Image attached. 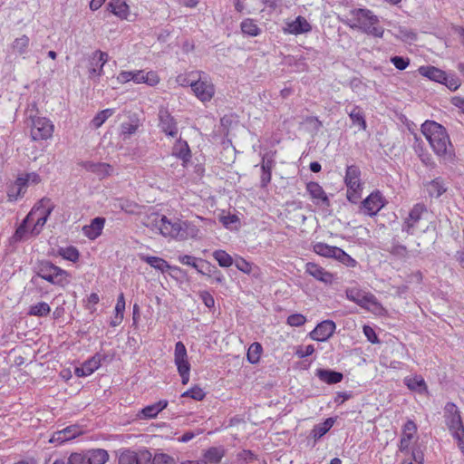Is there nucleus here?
I'll return each mask as SVG.
<instances>
[{"mask_svg": "<svg viewBox=\"0 0 464 464\" xmlns=\"http://www.w3.org/2000/svg\"><path fill=\"white\" fill-rule=\"evenodd\" d=\"M420 130L440 160L444 164L452 163L455 150L446 129L436 121H426Z\"/></svg>", "mask_w": 464, "mask_h": 464, "instance_id": "f257e3e1", "label": "nucleus"}, {"mask_svg": "<svg viewBox=\"0 0 464 464\" xmlns=\"http://www.w3.org/2000/svg\"><path fill=\"white\" fill-rule=\"evenodd\" d=\"M341 21L351 29L359 30L368 35L382 38L384 34L379 17L368 8H353Z\"/></svg>", "mask_w": 464, "mask_h": 464, "instance_id": "f03ea898", "label": "nucleus"}, {"mask_svg": "<svg viewBox=\"0 0 464 464\" xmlns=\"http://www.w3.org/2000/svg\"><path fill=\"white\" fill-rule=\"evenodd\" d=\"M146 226L152 227L160 231L165 237H170L179 240L180 236V226L182 221L177 218L169 219L164 215L152 213L147 218Z\"/></svg>", "mask_w": 464, "mask_h": 464, "instance_id": "7ed1b4c3", "label": "nucleus"}, {"mask_svg": "<svg viewBox=\"0 0 464 464\" xmlns=\"http://www.w3.org/2000/svg\"><path fill=\"white\" fill-rule=\"evenodd\" d=\"M36 274L53 285H64L68 283V273L47 260L39 262Z\"/></svg>", "mask_w": 464, "mask_h": 464, "instance_id": "20e7f679", "label": "nucleus"}, {"mask_svg": "<svg viewBox=\"0 0 464 464\" xmlns=\"http://www.w3.org/2000/svg\"><path fill=\"white\" fill-rule=\"evenodd\" d=\"M192 92L195 96L202 102L211 101L215 95V85L210 77L202 71H198V76L192 84Z\"/></svg>", "mask_w": 464, "mask_h": 464, "instance_id": "39448f33", "label": "nucleus"}, {"mask_svg": "<svg viewBox=\"0 0 464 464\" xmlns=\"http://www.w3.org/2000/svg\"><path fill=\"white\" fill-rule=\"evenodd\" d=\"M31 137L34 140H45L53 136L54 126L46 117H30Z\"/></svg>", "mask_w": 464, "mask_h": 464, "instance_id": "423d86ee", "label": "nucleus"}, {"mask_svg": "<svg viewBox=\"0 0 464 464\" xmlns=\"http://www.w3.org/2000/svg\"><path fill=\"white\" fill-rule=\"evenodd\" d=\"M444 411L446 425L451 435L458 434V432L464 430L460 411L455 403L448 402L445 405Z\"/></svg>", "mask_w": 464, "mask_h": 464, "instance_id": "0eeeda50", "label": "nucleus"}, {"mask_svg": "<svg viewBox=\"0 0 464 464\" xmlns=\"http://www.w3.org/2000/svg\"><path fill=\"white\" fill-rule=\"evenodd\" d=\"M425 212H427V208L424 204H415L410 210L408 217L404 219L401 226V231L406 232L408 235H413L423 213Z\"/></svg>", "mask_w": 464, "mask_h": 464, "instance_id": "6e6552de", "label": "nucleus"}, {"mask_svg": "<svg viewBox=\"0 0 464 464\" xmlns=\"http://www.w3.org/2000/svg\"><path fill=\"white\" fill-rule=\"evenodd\" d=\"M53 209V205L51 203L49 198H43L37 206L32 208V210H37V213L34 216L37 217V219L31 231L32 234L38 235L41 232Z\"/></svg>", "mask_w": 464, "mask_h": 464, "instance_id": "1a4fd4ad", "label": "nucleus"}, {"mask_svg": "<svg viewBox=\"0 0 464 464\" xmlns=\"http://www.w3.org/2000/svg\"><path fill=\"white\" fill-rule=\"evenodd\" d=\"M151 453L146 449L125 450L119 457V464H150Z\"/></svg>", "mask_w": 464, "mask_h": 464, "instance_id": "9d476101", "label": "nucleus"}, {"mask_svg": "<svg viewBox=\"0 0 464 464\" xmlns=\"http://www.w3.org/2000/svg\"><path fill=\"white\" fill-rule=\"evenodd\" d=\"M282 31L285 34L299 35L310 33L312 25L305 17L298 15L294 20L286 19L284 22Z\"/></svg>", "mask_w": 464, "mask_h": 464, "instance_id": "9b49d317", "label": "nucleus"}, {"mask_svg": "<svg viewBox=\"0 0 464 464\" xmlns=\"http://www.w3.org/2000/svg\"><path fill=\"white\" fill-rule=\"evenodd\" d=\"M159 128L167 136L171 138L178 137L179 128L178 123L173 116L166 108H160L158 113Z\"/></svg>", "mask_w": 464, "mask_h": 464, "instance_id": "f8f14e48", "label": "nucleus"}, {"mask_svg": "<svg viewBox=\"0 0 464 464\" xmlns=\"http://www.w3.org/2000/svg\"><path fill=\"white\" fill-rule=\"evenodd\" d=\"M386 204L380 191L371 193L362 202V208L365 215L375 216Z\"/></svg>", "mask_w": 464, "mask_h": 464, "instance_id": "ddd939ff", "label": "nucleus"}, {"mask_svg": "<svg viewBox=\"0 0 464 464\" xmlns=\"http://www.w3.org/2000/svg\"><path fill=\"white\" fill-rule=\"evenodd\" d=\"M260 186L267 187L272 179V170L276 166V151L266 152L262 156Z\"/></svg>", "mask_w": 464, "mask_h": 464, "instance_id": "4468645a", "label": "nucleus"}, {"mask_svg": "<svg viewBox=\"0 0 464 464\" xmlns=\"http://www.w3.org/2000/svg\"><path fill=\"white\" fill-rule=\"evenodd\" d=\"M336 324L334 321L324 320L309 333V337L314 341L325 342L334 334Z\"/></svg>", "mask_w": 464, "mask_h": 464, "instance_id": "2eb2a0df", "label": "nucleus"}, {"mask_svg": "<svg viewBox=\"0 0 464 464\" xmlns=\"http://www.w3.org/2000/svg\"><path fill=\"white\" fill-rule=\"evenodd\" d=\"M305 273L325 285H331L334 280L332 273L314 262L306 263Z\"/></svg>", "mask_w": 464, "mask_h": 464, "instance_id": "dca6fc26", "label": "nucleus"}, {"mask_svg": "<svg viewBox=\"0 0 464 464\" xmlns=\"http://www.w3.org/2000/svg\"><path fill=\"white\" fill-rule=\"evenodd\" d=\"M139 257L141 261L147 263L156 270L165 273L168 270L173 272H181V269L176 266H170L165 259L159 256H148L145 254H140Z\"/></svg>", "mask_w": 464, "mask_h": 464, "instance_id": "f3484780", "label": "nucleus"}, {"mask_svg": "<svg viewBox=\"0 0 464 464\" xmlns=\"http://www.w3.org/2000/svg\"><path fill=\"white\" fill-rule=\"evenodd\" d=\"M306 190L315 204H322L326 207L330 206V200L325 191L317 182L311 181L307 183Z\"/></svg>", "mask_w": 464, "mask_h": 464, "instance_id": "a211bd4d", "label": "nucleus"}, {"mask_svg": "<svg viewBox=\"0 0 464 464\" xmlns=\"http://www.w3.org/2000/svg\"><path fill=\"white\" fill-rule=\"evenodd\" d=\"M174 362L178 372L190 369V363L188 362L186 346L180 341L175 344Z\"/></svg>", "mask_w": 464, "mask_h": 464, "instance_id": "6ab92c4d", "label": "nucleus"}, {"mask_svg": "<svg viewBox=\"0 0 464 464\" xmlns=\"http://www.w3.org/2000/svg\"><path fill=\"white\" fill-rule=\"evenodd\" d=\"M359 306L378 315L382 314L384 311L375 295L370 292L364 293Z\"/></svg>", "mask_w": 464, "mask_h": 464, "instance_id": "aec40b11", "label": "nucleus"}, {"mask_svg": "<svg viewBox=\"0 0 464 464\" xmlns=\"http://www.w3.org/2000/svg\"><path fill=\"white\" fill-rule=\"evenodd\" d=\"M108 10L121 20H129L130 12L126 0H111Z\"/></svg>", "mask_w": 464, "mask_h": 464, "instance_id": "412c9836", "label": "nucleus"}, {"mask_svg": "<svg viewBox=\"0 0 464 464\" xmlns=\"http://www.w3.org/2000/svg\"><path fill=\"white\" fill-rule=\"evenodd\" d=\"M101 365V359L98 355L84 362L80 367H76L74 373L77 377H86L93 373Z\"/></svg>", "mask_w": 464, "mask_h": 464, "instance_id": "4be33fe9", "label": "nucleus"}, {"mask_svg": "<svg viewBox=\"0 0 464 464\" xmlns=\"http://www.w3.org/2000/svg\"><path fill=\"white\" fill-rule=\"evenodd\" d=\"M172 155L182 160V165L186 166L190 161L191 152L186 140L179 139L172 148Z\"/></svg>", "mask_w": 464, "mask_h": 464, "instance_id": "5701e85b", "label": "nucleus"}, {"mask_svg": "<svg viewBox=\"0 0 464 464\" xmlns=\"http://www.w3.org/2000/svg\"><path fill=\"white\" fill-rule=\"evenodd\" d=\"M361 171L355 165L348 166L345 172L344 181L346 187L350 189L362 188Z\"/></svg>", "mask_w": 464, "mask_h": 464, "instance_id": "b1692460", "label": "nucleus"}, {"mask_svg": "<svg viewBox=\"0 0 464 464\" xmlns=\"http://www.w3.org/2000/svg\"><path fill=\"white\" fill-rule=\"evenodd\" d=\"M169 402L166 400H160L158 402L148 405L144 407L139 413L138 417L140 419H153L158 416V414L167 408Z\"/></svg>", "mask_w": 464, "mask_h": 464, "instance_id": "393cba45", "label": "nucleus"}, {"mask_svg": "<svg viewBox=\"0 0 464 464\" xmlns=\"http://www.w3.org/2000/svg\"><path fill=\"white\" fill-rule=\"evenodd\" d=\"M41 181L40 176L35 172L27 173L20 176L14 182V188H17L16 195L24 194L26 188L30 184H38Z\"/></svg>", "mask_w": 464, "mask_h": 464, "instance_id": "a878e982", "label": "nucleus"}, {"mask_svg": "<svg viewBox=\"0 0 464 464\" xmlns=\"http://www.w3.org/2000/svg\"><path fill=\"white\" fill-rule=\"evenodd\" d=\"M135 83H146L149 86H155L160 82V77L156 72H145L142 70L134 71Z\"/></svg>", "mask_w": 464, "mask_h": 464, "instance_id": "bb28decb", "label": "nucleus"}, {"mask_svg": "<svg viewBox=\"0 0 464 464\" xmlns=\"http://www.w3.org/2000/svg\"><path fill=\"white\" fill-rule=\"evenodd\" d=\"M105 219L103 218H95L91 224L83 227L84 235L90 239L98 237L103 229Z\"/></svg>", "mask_w": 464, "mask_h": 464, "instance_id": "cd10ccee", "label": "nucleus"}, {"mask_svg": "<svg viewBox=\"0 0 464 464\" xmlns=\"http://www.w3.org/2000/svg\"><path fill=\"white\" fill-rule=\"evenodd\" d=\"M83 167L88 171L96 174L101 179L109 176L112 171V167L110 164L103 162L87 161L83 164Z\"/></svg>", "mask_w": 464, "mask_h": 464, "instance_id": "c85d7f7f", "label": "nucleus"}, {"mask_svg": "<svg viewBox=\"0 0 464 464\" xmlns=\"http://www.w3.org/2000/svg\"><path fill=\"white\" fill-rule=\"evenodd\" d=\"M419 72L422 76L439 83H441L443 80H446V72L434 66H420L419 68Z\"/></svg>", "mask_w": 464, "mask_h": 464, "instance_id": "c756f323", "label": "nucleus"}, {"mask_svg": "<svg viewBox=\"0 0 464 464\" xmlns=\"http://www.w3.org/2000/svg\"><path fill=\"white\" fill-rule=\"evenodd\" d=\"M226 455V450L222 446L210 447L203 453V460L207 461V464H218Z\"/></svg>", "mask_w": 464, "mask_h": 464, "instance_id": "7c9ffc66", "label": "nucleus"}, {"mask_svg": "<svg viewBox=\"0 0 464 464\" xmlns=\"http://www.w3.org/2000/svg\"><path fill=\"white\" fill-rule=\"evenodd\" d=\"M335 418L330 417L327 418L324 422L314 425L311 430L310 436L314 438V440L321 439L330 430V429L335 423Z\"/></svg>", "mask_w": 464, "mask_h": 464, "instance_id": "2f4dec72", "label": "nucleus"}, {"mask_svg": "<svg viewBox=\"0 0 464 464\" xmlns=\"http://www.w3.org/2000/svg\"><path fill=\"white\" fill-rule=\"evenodd\" d=\"M316 376L324 382L327 384H335L340 382L343 375L342 372L327 370V369H318L316 371Z\"/></svg>", "mask_w": 464, "mask_h": 464, "instance_id": "473e14b6", "label": "nucleus"}, {"mask_svg": "<svg viewBox=\"0 0 464 464\" xmlns=\"http://www.w3.org/2000/svg\"><path fill=\"white\" fill-rule=\"evenodd\" d=\"M180 236L179 240H187L188 238H196L198 237L199 228L194 221H182L180 226Z\"/></svg>", "mask_w": 464, "mask_h": 464, "instance_id": "72a5a7b5", "label": "nucleus"}, {"mask_svg": "<svg viewBox=\"0 0 464 464\" xmlns=\"http://www.w3.org/2000/svg\"><path fill=\"white\" fill-rule=\"evenodd\" d=\"M87 464H104L109 459V454L105 450L94 449L85 453Z\"/></svg>", "mask_w": 464, "mask_h": 464, "instance_id": "f704fd0d", "label": "nucleus"}, {"mask_svg": "<svg viewBox=\"0 0 464 464\" xmlns=\"http://www.w3.org/2000/svg\"><path fill=\"white\" fill-rule=\"evenodd\" d=\"M240 29L243 34L249 37L258 36L262 30L256 22L252 18H246L240 24Z\"/></svg>", "mask_w": 464, "mask_h": 464, "instance_id": "c9c22d12", "label": "nucleus"}, {"mask_svg": "<svg viewBox=\"0 0 464 464\" xmlns=\"http://www.w3.org/2000/svg\"><path fill=\"white\" fill-rule=\"evenodd\" d=\"M178 260L182 265L192 266L193 268H195L197 270V272L198 274H201V275L207 274V272L203 270V267L199 266V263H201L202 265H206V263H207L205 260H203L201 258H198V257H195V256H189V255H182V256H178Z\"/></svg>", "mask_w": 464, "mask_h": 464, "instance_id": "e433bc0d", "label": "nucleus"}, {"mask_svg": "<svg viewBox=\"0 0 464 464\" xmlns=\"http://www.w3.org/2000/svg\"><path fill=\"white\" fill-rule=\"evenodd\" d=\"M404 383L414 392H423L427 390L425 381L420 375L408 376L404 379Z\"/></svg>", "mask_w": 464, "mask_h": 464, "instance_id": "4c0bfd02", "label": "nucleus"}, {"mask_svg": "<svg viewBox=\"0 0 464 464\" xmlns=\"http://www.w3.org/2000/svg\"><path fill=\"white\" fill-rule=\"evenodd\" d=\"M426 188L429 195L432 198L440 197L447 189L440 178H436L430 182H428L426 184Z\"/></svg>", "mask_w": 464, "mask_h": 464, "instance_id": "58836bf2", "label": "nucleus"}, {"mask_svg": "<svg viewBox=\"0 0 464 464\" xmlns=\"http://www.w3.org/2000/svg\"><path fill=\"white\" fill-rule=\"evenodd\" d=\"M338 248L323 242H318L313 246L314 252L317 255L331 258H335Z\"/></svg>", "mask_w": 464, "mask_h": 464, "instance_id": "ea45409f", "label": "nucleus"}, {"mask_svg": "<svg viewBox=\"0 0 464 464\" xmlns=\"http://www.w3.org/2000/svg\"><path fill=\"white\" fill-rule=\"evenodd\" d=\"M30 44V39L27 35L24 34L20 37H17L14 40L11 44V48L13 52L19 55H24L28 52Z\"/></svg>", "mask_w": 464, "mask_h": 464, "instance_id": "a19ab883", "label": "nucleus"}, {"mask_svg": "<svg viewBox=\"0 0 464 464\" xmlns=\"http://www.w3.org/2000/svg\"><path fill=\"white\" fill-rule=\"evenodd\" d=\"M348 114L353 124L358 125L362 130L366 129L367 125L362 108L354 105Z\"/></svg>", "mask_w": 464, "mask_h": 464, "instance_id": "79ce46f5", "label": "nucleus"}, {"mask_svg": "<svg viewBox=\"0 0 464 464\" xmlns=\"http://www.w3.org/2000/svg\"><path fill=\"white\" fill-rule=\"evenodd\" d=\"M36 213L37 210H31L27 217L24 218V220L22 222V224L16 228L14 235V238L16 241H20L25 237L27 233V224L31 221H34Z\"/></svg>", "mask_w": 464, "mask_h": 464, "instance_id": "37998d69", "label": "nucleus"}, {"mask_svg": "<svg viewBox=\"0 0 464 464\" xmlns=\"http://www.w3.org/2000/svg\"><path fill=\"white\" fill-rule=\"evenodd\" d=\"M117 207L125 213L137 215L141 213L142 207L129 199H120Z\"/></svg>", "mask_w": 464, "mask_h": 464, "instance_id": "c03bdc74", "label": "nucleus"}, {"mask_svg": "<svg viewBox=\"0 0 464 464\" xmlns=\"http://www.w3.org/2000/svg\"><path fill=\"white\" fill-rule=\"evenodd\" d=\"M262 352V345L259 343H253L247 350V361L252 364L257 363L260 360Z\"/></svg>", "mask_w": 464, "mask_h": 464, "instance_id": "a18cd8bd", "label": "nucleus"}, {"mask_svg": "<svg viewBox=\"0 0 464 464\" xmlns=\"http://www.w3.org/2000/svg\"><path fill=\"white\" fill-rule=\"evenodd\" d=\"M51 311L50 305L45 302H39L30 306L28 314L34 316H46Z\"/></svg>", "mask_w": 464, "mask_h": 464, "instance_id": "49530a36", "label": "nucleus"}, {"mask_svg": "<svg viewBox=\"0 0 464 464\" xmlns=\"http://www.w3.org/2000/svg\"><path fill=\"white\" fill-rule=\"evenodd\" d=\"M114 112V109H105L101 111L92 120V126L96 129L100 128L107 119L113 115Z\"/></svg>", "mask_w": 464, "mask_h": 464, "instance_id": "de8ad7c7", "label": "nucleus"}, {"mask_svg": "<svg viewBox=\"0 0 464 464\" xmlns=\"http://www.w3.org/2000/svg\"><path fill=\"white\" fill-rule=\"evenodd\" d=\"M213 257L222 267H229L233 265L232 256L224 250L214 251Z\"/></svg>", "mask_w": 464, "mask_h": 464, "instance_id": "09e8293b", "label": "nucleus"}, {"mask_svg": "<svg viewBox=\"0 0 464 464\" xmlns=\"http://www.w3.org/2000/svg\"><path fill=\"white\" fill-rule=\"evenodd\" d=\"M198 76V71L191 72L188 73H181L176 77V82L183 87L190 86L192 89L193 82L196 81Z\"/></svg>", "mask_w": 464, "mask_h": 464, "instance_id": "8fccbe9b", "label": "nucleus"}, {"mask_svg": "<svg viewBox=\"0 0 464 464\" xmlns=\"http://www.w3.org/2000/svg\"><path fill=\"white\" fill-rule=\"evenodd\" d=\"M334 259L338 260L348 267H355L357 266V261L340 247L338 248Z\"/></svg>", "mask_w": 464, "mask_h": 464, "instance_id": "3c124183", "label": "nucleus"}, {"mask_svg": "<svg viewBox=\"0 0 464 464\" xmlns=\"http://www.w3.org/2000/svg\"><path fill=\"white\" fill-rule=\"evenodd\" d=\"M59 255L63 256V258L72 262H76L79 259V251L74 246L60 248Z\"/></svg>", "mask_w": 464, "mask_h": 464, "instance_id": "603ef678", "label": "nucleus"}, {"mask_svg": "<svg viewBox=\"0 0 464 464\" xmlns=\"http://www.w3.org/2000/svg\"><path fill=\"white\" fill-rule=\"evenodd\" d=\"M206 396L205 392L199 386H194L181 394V397H189L195 401H202Z\"/></svg>", "mask_w": 464, "mask_h": 464, "instance_id": "864d4df0", "label": "nucleus"}, {"mask_svg": "<svg viewBox=\"0 0 464 464\" xmlns=\"http://www.w3.org/2000/svg\"><path fill=\"white\" fill-rule=\"evenodd\" d=\"M365 291L358 288H348L345 291L346 298L356 304H360Z\"/></svg>", "mask_w": 464, "mask_h": 464, "instance_id": "5fc2aeb1", "label": "nucleus"}, {"mask_svg": "<svg viewBox=\"0 0 464 464\" xmlns=\"http://www.w3.org/2000/svg\"><path fill=\"white\" fill-rule=\"evenodd\" d=\"M398 37L405 43L411 44L417 40V34L406 27H401Z\"/></svg>", "mask_w": 464, "mask_h": 464, "instance_id": "6e6d98bb", "label": "nucleus"}, {"mask_svg": "<svg viewBox=\"0 0 464 464\" xmlns=\"http://www.w3.org/2000/svg\"><path fill=\"white\" fill-rule=\"evenodd\" d=\"M207 266V274L205 276H208L212 277L213 280L218 284H223L225 281V277L221 271H219L217 267L211 266L209 263H206Z\"/></svg>", "mask_w": 464, "mask_h": 464, "instance_id": "4d7b16f0", "label": "nucleus"}, {"mask_svg": "<svg viewBox=\"0 0 464 464\" xmlns=\"http://www.w3.org/2000/svg\"><path fill=\"white\" fill-rule=\"evenodd\" d=\"M150 464H176L173 457L166 453H156L153 457L151 456Z\"/></svg>", "mask_w": 464, "mask_h": 464, "instance_id": "13d9d810", "label": "nucleus"}, {"mask_svg": "<svg viewBox=\"0 0 464 464\" xmlns=\"http://www.w3.org/2000/svg\"><path fill=\"white\" fill-rule=\"evenodd\" d=\"M287 324L294 327H300L306 323V318L302 314H293L286 319Z\"/></svg>", "mask_w": 464, "mask_h": 464, "instance_id": "bf43d9fd", "label": "nucleus"}, {"mask_svg": "<svg viewBox=\"0 0 464 464\" xmlns=\"http://www.w3.org/2000/svg\"><path fill=\"white\" fill-rule=\"evenodd\" d=\"M103 73V67L101 65L96 66V61L91 60V68L89 69V78L94 82L99 81Z\"/></svg>", "mask_w": 464, "mask_h": 464, "instance_id": "052dcab7", "label": "nucleus"}, {"mask_svg": "<svg viewBox=\"0 0 464 464\" xmlns=\"http://www.w3.org/2000/svg\"><path fill=\"white\" fill-rule=\"evenodd\" d=\"M417 432V426L414 421L408 420L403 428H402V434L401 436L412 440L414 435Z\"/></svg>", "mask_w": 464, "mask_h": 464, "instance_id": "680f3d73", "label": "nucleus"}, {"mask_svg": "<svg viewBox=\"0 0 464 464\" xmlns=\"http://www.w3.org/2000/svg\"><path fill=\"white\" fill-rule=\"evenodd\" d=\"M446 85L450 91H456L460 86V81L455 74L448 75L446 73V80L441 82Z\"/></svg>", "mask_w": 464, "mask_h": 464, "instance_id": "e2e57ef3", "label": "nucleus"}, {"mask_svg": "<svg viewBox=\"0 0 464 464\" xmlns=\"http://www.w3.org/2000/svg\"><path fill=\"white\" fill-rule=\"evenodd\" d=\"M391 63L398 69V70H404L406 69L410 64V59L403 56H392L391 58Z\"/></svg>", "mask_w": 464, "mask_h": 464, "instance_id": "0e129e2a", "label": "nucleus"}, {"mask_svg": "<svg viewBox=\"0 0 464 464\" xmlns=\"http://www.w3.org/2000/svg\"><path fill=\"white\" fill-rule=\"evenodd\" d=\"M235 266L239 271L247 275L252 271V264L242 257L236 259Z\"/></svg>", "mask_w": 464, "mask_h": 464, "instance_id": "69168bd1", "label": "nucleus"}, {"mask_svg": "<svg viewBox=\"0 0 464 464\" xmlns=\"http://www.w3.org/2000/svg\"><path fill=\"white\" fill-rule=\"evenodd\" d=\"M401 464H423V454L421 451H412L410 458L405 459Z\"/></svg>", "mask_w": 464, "mask_h": 464, "instance_id": "338daca9", "label": "nucleus"}, {"mask_svg": "<svg viewBox=\"0 0 464 464\" xmlns=\"http://www.w3.org/2000/svg\"><path fill=\"white\" fill-rule=\"evenodd\" d=\"M66 464H87L85 453H72L66 460Z\"/></svg>", "mask_w": 464, "mask_h": 464, "instance_id": "774afa93", "label": "nucleus"}]
</instances>
